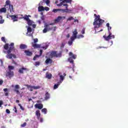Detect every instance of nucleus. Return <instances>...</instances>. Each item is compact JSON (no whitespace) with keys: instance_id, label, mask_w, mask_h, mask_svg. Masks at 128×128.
I'll return each instance as SVG.
<instances>
[{"instance_id":"nucleus-1","label":"nucleus","mask_w":128,"mask_h":128,"mask_svg":"<svg viewBox=\"0 0 128 128\" xmlns=\"http://www.w3.org/2000/svg\"><path fill=\"white\" fill-rule=\"evenodd\" d=\"M94 16H95V18L94 20V22L93 23L94 27L95 28H98L102 24V22H104V20L100 19V15H96V14H94Z\"/></svg>"},{"instance_id":"nucleus-2","label":"nucleus","mask_w":128,"mask_h":128,"mask_svg":"<svg viewBox=\"0 0 128 128\" xmlns=\"http://www.w3.org/2000/svg\"><path fill=\"white\" fill-rule=\"evenodd\" d=\"M9 48L7 50L8 54L6 56V58H9L10 60L12 58V54H10L12 52V50H13L14 48V43L12 42L9 45Z\"/></svg>"},{"instance_id":"nucleus-3","label":"nucleus","mask_w":128,"mask_h":128,"mask_svg":"<svg viewBox=\"0 0 128 128\" xmlns=\"http://www.w3.org/2000/svg\"><path fill=\"white\" fill-rule=\"evenodd\" d=\"M54 23H50L49 24H45L44 25V29L43 30V34H46L48 32H50V30H52V28H54L52 27L50 28V26H54Z\"/></svg>"},{"instance_id":"nucleus-4","label":"nucleus","mask_w":128,"mask_h":128,"mask_svg":"<svg viewBox=\"0 0 128 128\" xmlns=\"http://www.w3.org/2000/svg\"><path fill=\"white\" fill-rule=\"evenodd\" d=\"M64 6H66V9H54L52 10V12H60L61 10V12H70V10H68V4H64Z\"/></svg>"},{"instance_id":"nucleus-5","label":"nucleus","mask_w":128,"mask_h":128,"mask_svg":"<svg viewBox=\"0 0 128 128\" xmlns=\"http://www.w3.org/2000/svg\"><path fill=\"white\" fill-rule=\"evenodd\" d=\"M8 6L9 7L8 10H10V12L12 14H14V6L10 4V1L8 0L6 2L5 8H8Z\"/></svg>"},{"instance_id":"nucleus-6","label":"nucleus","mask_w":128,"mask_h":128,"mask_svg":"<svg viewBox=\"0 0 128 128\" xmlns=\"http://www.w3.org/2000/svg\"><path fill=\"white\" fill-rule=\"evenodd\" d=\"M50 56L52 58H61L62 54V52L58 54V52L56 51H52Z\"/></svg>"},{"instance_id":"nucleus-7","label":"nucleus","mask_w":128,"mask_h":128,"mask_svg":"<svg viewBox=\"0 0 128 128\" xmlns=\"http://www.w3.org/2000/svg\"><path fill=\"white\" fill-rule=\"evenodd\" d=\"M109 34L108 36H104L103 38H104L105 40L108 41L110 40H112V38H114V35H112L110 31H109Z\"/></svg>"},{"instance_id":"nucleus-8","label":"nucleus","mask_w":128,"mask_h":128,"mask_svg":"<svg viewBox=\"0 0 128 128\" xmlns=\"http://www.w3.org/2000/svg\"><path fill=\"white\" fill-rule=\"evenodd\" d=\"M25 86H26L30 92H32L34 90H38V88H40V86H32L28 84H26Z\"/></svg>"},{"instance_id":"nucleus-9","label":"nucleus","mask_w":128,"mask_h":128,"mask_svg":"<svg viewBox=\"0 0 128 128\" xmlns=\"http://www.w3.org/2000/svg\"><path fill=\"white\" fill-rule=\"evenodd\" d=\"M66 20V16H58V18L54 20V24H58L60 22V20Z\"/></svg>"},{"instance_id":"nucleus-10","label":"nucleus","mask_w":128,"mask_h":128,"mask_svg":"<svg viewBox=\"0 0 128 128\" xmlns=\"http://www.w3.org/2000/svg\"><path fill=\"white\" fill-rule=\"evenodd\" d=\"M10 18H11V20H13V22H18V15H9Z\"/></svg>"},{"instance_id":"nucleus-11","label":"nucleus","mask_w":128,"mask_h":128,"mask_svg":"<svg viewBox=\"0 0 128 128\" xmlns=\"http://www.w3.org/2000/svg\"><path fill=\"white\" fill-rule=\"evenodd\" d=\"M6 76L7 78L8 77L10 78H12V76H14V71H10V70H8V72L6 73Z\"/></svg>"},{"instance_id":"nucleus-12","label":"nucleus","mask_w":128,"mask_h":128,"mask_svg":"<svg viewBox=\"0 0 128 128\" xmlns=\"http://www.w3.org/2000/svg\"><path fill=\"white\" fill-rule=\"evenodd\" d=\"M72 0H64L60 4H57V6H62L64 5V2H66V4H72Z\"/></svg>"},{"instance_id":"nucleus-13","label":"nucleus","mask_w":128,"mask_h":128,"mask_svg":"<svg viewBox=\"0 0 128 128\" xmlns=\"http://www.w3.org/2000/svg\"><path fill=\"white\" fill-rule=\"evenodd\" d=\"M72 34V36L71 38H73L74 40H76L78 36V30L76 29H74Z\"/></svg>"},{"instance_id":"nucleus-14","label":"nucleus","mask_w":128,"mask_h":128,"mask_svg":"<svg viewBox=\"0 0 128 128\" xmlns=\"http://www.w3.org/2000/svg\"><path fill=\"white\" fill-rule=\"evenodd\" d=\"M14 88L15 89L14 90V92H16V94H20V90H20V85L18 84L15 85Z\"/></svg>"},{"instance_id":"nucleus-15","label":"nucleus","mask_w":128,"mask_h":128,"mask_svg":"<svg viewBox=\"0 0 128 128\" xmlns=\"http://www.w3.org/2000/svg\"><path fill=\"white\" fill-rule=\"evenodd\" d=\"M35 108H38V110H42V108H44V105L42 104H35Z\"/></svg>"},{"instance_id":"nucleus-16","label":"nucleus","mask_w":128,"mask_h":128,"mask_svg":"<svg viewBox=\"0 0 128 128\" xmlns=\"http://www.w3.org/2000/svg\"><path fill=\"white\" fill-rule=\"evenodd\" d=\"M52 78V75L50 74V73L46 72V78L48 80H51Z\"/></svg>"},{"instance_id":"nucleus-17","label":"nucleus","mask_w":128,"mask_h":128,"mask_svg":"<svg viewBox=\"0 0 128 128\" xmlns=\"http://www.w3.org/2000/svg\"><path fill=\"white\" fill-rule=\"evenodd\" d=\"M24 70H28L26 68L22 67L19 69L18 72H20V74H24Z\"/></svg>"},{"instance_id":"nucleus-18","label":"nucleus","mask_w":128,"mask_h":128,"mask_svg":"<svg viewBox=\"0 0 128 128\" xmlns=\"http://www.w3.org/2000/svg\"><path fill=\"white\" fill-rule=\"evenodd\" d=\"M69 56L71 58H73L74 60H76V55L74 54L72 52H70Z\"/></svg>"},{"instance_id":"nucleus-19","label":"nucleus","mask_w":128,"mask_h":128,"mask_svg":"<svg viewBox=\"0 0 128 128\" xmlns=\"http://www.w3.org/2000/svg\"><path fill=\"white\" fill-rule=\"evenodd\" d=\"M24 52L26 54V56H32V52L28 50H25Z\"/></svg>"},{"instance_id":"nucleus-20","label":"nucleus","mask_w":128,"mask_h":128,"mask_svg":"<svg viewBox=\"0 0 128 128\" xmlns=\"http://www.w3.org/2000/svg\"><path fill=\"white\" fill-rule=\"evenodd\" d=\"M20 50H26V48H28V46L24 44H21L20 46Z\"/></svg>"},{"instance_id":"nucleus-21","label":"nucleus","mask_w":128,"mask_h":128,"mask_svg":"<svg viewBox=\"0 0 128 128\" xmlns=\"http://www.w3.org/2000/svg\"><path fill=\"white\" fill-rule=\"evenodd\" d=\"M32 46L34 48H40V46L38 44L32 43Z\"/></svg>"},{"instance_id":"nucleus-22","label":"nucleus","mask_w":128,"mask_h":128,"mask_svg":"<svg viewBox=\"0 0 128 128\" xmlns=\"http://www.w3.org/2000/svg\"><path fill=\"white\" fill-rule=\"evenodd\" d=\"M45 62L46 64H52V60L50 58H48L46 60Z\"/></svg>"},{"instance_id":"nucleus-23","label":"nucleus","mask_w":128,"mask_h":128,"mask_svg":"<svg viewBox=\"0 0 128 128\" xmlns=\"http://www.w3.org/2000/svg\"><path fill=\"white\" fill-rule=\"evenodd\" d=\"M70 40H69L68 42V44L69 46H72V42H74V40L75 39H74V38L70 37Z\"/></svg>"},{"instance_id":"nucleus-24","label":"nucleus","mask_w":128,"mask_h":128,"mask_svg":"<svg viewBox=\"0 0 128 128\" xmlns=\"http://www.w3.org/2000/svg\"><path fill=\"white\" fill-rule=\"evenodd\" d=\"M36 114L38 118H40V110H37L36 112Z\"/></svg>"},{"instance_id":"nucleus-25","label":"nucleus","mask_w":128,"mask_h":128,"mask_svg":"<svg viewBox=\"0 0 128 128\" xmlns=\"http://www.w3.org/2000/svg\"><path fill=\"white\" fill-rule=\"evenodd\" d=\"M38 12H42L44 10V8L43 6H40L38 8Z\"/></svg>"},{"instance_id":"nucleus-26","label":"nucleus","mask_w":128,"mask_h":128,"mask_svg":"<svg viewBox=\"0 0 128 128\" xmlns=\"http://www.w3.org/2000/svg\"><path fill=\"white\" fill-rule=\"evenodd\" d=\"M0 12H6V8H2L0 9Z\"/></svg>"},{"instance_id":"nucleus-27","label":"nucleus","mask_w":128,"mask_h":128,"mask_svg":"<svg viewBox=\"0 0 128 128\" xmlns=\"http://www.w3.org/2000/svg\"><path fill=\"white\" fill-rule=\"evenodd\" d=\"M50 98V94L47 92L45 94V100H48Z\"/></svg>"},{"instance_id":"nucleus-28","label":"nucleus","mask_w":128,"mask_h":128,"mask_svg":"<svg viewBox=\"0 0 128 128\" xmlns=\"http://www.w3.org/2000/svg\"><path fill=\"white\" fill-rule=\"evenodd\" d=\"M4 92L6 96H8V88H6L4 89Z\"/></svg>"},{"instance_id":"nucleus-29","label":"nucleus","mask_w":128,"mask_h":128,"mask_svg":"<svg viewBox=\"0 0 128 128\" xmlns=\"http://www.w3.org/2000/svg\"><path fill=\"white\" fill-rule=\"evenodd\" d=\"M8 69L9 71H12V70H14V66H8Z\"/></svg>"},{"instance_id":"nucleus-30","label":"nucleus","mask_w":128,"mask_h":128,"mask_svg":"<svg viewBox=\"0 0 128 128\" xmlns=\"http://www.w3.org/2000/svg\"><path fill=\"white\" fill-rule=\"evenodd\" d=\"M4 22V20L2 19V16H0V24H2Z\"/></svg>"},{"instance_id":"nucleus-31","label":"nucleus","mask_w":128,"mask_h":128,"mask_svg":"<svg viewBox=\"0 0 128 128\" xmlns=\"http://www.w3.org/2000/svg\"><path fill=\"white\" fill-rule=\"evenodd\" d=\"M42 112H44V114H46L47 112H48V110H46V108H44L42 110Z\"/></svg>"},{"instance_id":"nucleus-32","label":"nucleus","mask_w":128,"mask_h":128,"mask_svg":"<svg viewBox=\"0 0 128 128\" xmlns=\"http://www.w3.org/2000/svg\"><path fill=\"white\" fill-rule=\"evenodd\" d=\"M23 18L24 20H26V22H28V20H29L30 18H28V15H25L24 17H22Z\"/></svg>"},{"instance_id":"nucleus-33","label":"nucleus","mask_w":128,"mask_h":128,"mask_svg":"<svg viewBox=\"0 0 128 128\" xmlns=\"http://www.w3.org/2000/svg\"><path fill=\"white\" fill-rule=\"evenodd\" d=\"M27 24L28 26H32V21L30 19L27 21Z\"/></svg>"},{"instance_id":"nucleus-34","label":"nucleus","mask_w":128,"mask_h":128,"mask_svg":"<svg viewBox=\"0 0 128 128\" xmlns=\"http://www.w3.org/2000/svg\"><path fill=\"white\" fill-rule=\"evenodd\" d=\"M8 44H6L4 46V48L6 50H8Z\"/></svg>"},{"instance_id":"nucleus-35","label":"nucleus","mask_w":128,"mask_h":128,"mask_svg":"<svg viewBox=\"0 0 128 128\" xmlns=\"http://www.w3.org/2000/svg\"><path fill=\"white\" fill-rule=\"evenodd\" d=\"M68 62H70V64H74V60H72V58L70 57L68 58Z\"/></svg>"},{"instance_id":"nucleus-36","label":"nucleus","mask_w":128,"mask_h":128,"mask_svg":"<svg viewBox=\"0 0 128 128\" xmlns=\"http://www.w3.org/2000/svg\"><path fill=\"white\" fill-rule=\"evenodd\" d=\"M58 86H60V82H58V84L54 85V89L56 90V88H58Z\"/></svg>"},{"instance_id":"nucleus-37","label":"nucleus","mask_w":128,"mask_h":128,"mask_svg":"<svg viewBox=\"0 0 128 128\" xmlns=\"http://www.w3.org/2000/svg\"><path fill=\"white\" fill-rule=\"evenodd\" d=\"M74 20V17L71 16L67 19V21L70 22V20Z\"/></svg>"},{"instance_id":"nucleus-38","label":"nucleus","mask_w":128,"mask_h":128,"mask_svg":"<svg viewBox=\"0 0 128 128\" xmlns=\"http://www.w3.org/2000/svg\"><path fill=\"white\" fill-rule=\"evenodd\" d=\"M48 44H44V46H42V48H44V50H46L48 48Z\"/></svg>"},{"instance_id":"nucleus-39","label":"nucleus","mask_w":128,"mask_h":128,"mask_svg":"<svg viewBox=\"0 0 128 128\" xmlns=\"http://www.w3.org/2000/svg\"><path fill=\"white\" fill-rule=\"evenodd\" d=\"M1 40L3 42H4V44H6V38L4 37H2Z\"/></svg>"},{"instance_id":"nucleus-40","label":"nucleus","mask_w":128,"mask_h":128,"mask_svg":"<svg viewBox=\"0 0 128 128\" xmlns=\"http://www.w3.org/2000/svg\"><path fill=\"white\" fill-rule=\"evenodd\" d=\"M40 55H37V54L35 55V56L33 58L34 60H36V58H40Z\"/></svg>"},{"instance_id":"nucleus-41","label":"nucleus","mask_w":128,"mask_h":128,"mask_svg":"<svg viewBox=\"0 0 128 128\" xmlns=\"http://www.w3.org/2000/svg\"><path fill=\"white\" fill-rule=\"evenodd\" d=\"M28 30V32H32V28L28 27L27 29Z\"/></svg>"},{"instance_id":"nucleus-42","label":"nucleus","mask_w":128,"mask_h":128,"mask_svg":"<svg viewBox=\"0 0 128 128\" xmlns=\"http://www.w3.org/2000/svg\"><path fill=\"white\" fill-rule=\"evenodd\" d=\"M64 46H66V43L64 42H62V44L60 46V48H64Z\"/></svg>"},{"instance_id":"nucleus-43","label":"nucleus","mask_w":128,"mask_h":128,"mask_svg":"<svg viewBox=\"0 0 128 128\" xmlns=\"http://www.w3.org/2000/svg\"><path fill=\"white\" fill-rule=\"evenodd\" d=\"M18 106L20 107V110H24V108L22 106V104H18Z\"/></svg>"},{"instance_id":"nucleus-44","label":"nucleus","mask_w":128,"mask_h":128,"mask_svg":"<svg viewBox=\"0 0 128 128\" xmlns=\"http://www.w3.org/2000/svg\"><path fill=\"white\" fill-rule=\"evenodd\" d=\"M82 34H84L85 32H86V28H83L82 32Z\"/></svg>"},{"instance_id":"nucleus-45","label":"nucleus","mask_w":128,"mask_h":128,"mask_svg":"<svg viewBox=\"0 0 128 128\" xmlns=\"http://www.w3.org/2000/svg\"><path fill=\"white\" fill-rule=\"evenodd\" d=\"M84 38V36L80 34V35H78V36H77L76 38Z\"/></svg>"},{"instance_id":"nucleus-46","label":"nucleus","mask_w":128,"mask_h":128,"mask_svg":"<svg viewBox=\"0 0 128 128\" xmlns=\"http://www.w3.org/2000/svg\"><path fill=\"white\" fill-rule=\"evenodd\" d=\"M40 62H35V66H40Z\"/></svg>"},{"instance_id":"nucleus-47","label":"nucleus","mask_w":128,"mask_h":128,"mask_svg":"<svg viewBox=\"0 0 128 128\" xmlns=\"http://www.w3.org/2000/svg\"><path fill=\"white\" fill-rule=\"evenodd\" d=\"M44 10H46V12H48V10H50V8L48 7H44Z\"/></svg>"},{"instance_id":"nucleus-48","label":"nucleus","mask_w":128,"mask_h":128,"mask_svg":"<svg viewBox=\"0 0 128 128\" xmlns=\"http://www.w3.org/2000/svg\"><path fill=\"white\" fill-rule=\"evenodd\" d=\"M64 78V77L62 75L60 76V80L62 82Z\"/></svg>"},{"instance_id":"nucleus-49","label":"nucleus","mask_w":128,"mask_h":128,"mask_svg":"<svg viewBox=\"0 0 128 128\" xmlns=\"http://www.w3.org/2000/svg\"><path fill=\"white\" fill-rule=\"evenodd\" d=\"M26 126V122H24L23 124H21V127L22 128H24Z\"/></svg>"},{"instance_id":"nucleus-50","label":"nucleus","mask_w":128,"mask_h":128,"mask_svg":"<svg viewBox=\"0 0 128 128\" xmlns=\"http://www.w3.org/2000/svg\"><path fill=\"white\" fill-rule=\"evenodd\" d=\"M34 44H36V42H38V40L36 38L34 39Z\"/></svg>"},{"instance_id":"nucleus-51","label":"nucleus","mask_w":128,"mask_h":128,"mask_svg":"<svg viewBox=\"0 0 128 128\" xmlns=\"http://www.w3.org/2000/svg\"><path fill=\"white\" fill-rule=\"evenodd\" d=\"M4 104V102L2 100H0V108H2V106Z\"/></svg>"},{"instance_id":"nucleus-52","label":"nucleus","mask_w":128,"mask_h":128,"mask_svg":"<svg viewBox=\"0 0 128 128\" xmlns=\"http://www.w3.org/2000/svg\"><path fill=\"white\" fill-rule=\"evenodd\" d=\"M50 0H46V4H47V6H48V4H50Z\"/></svg>"},{"instance_id":"nucleus-53","label":"nucleus","mask_w":128,"mask_h":128,"mask_svg":"<svg viewBox=\"0 0 128 128\" xmlns=\"http://www.w3.org/2000/svg\"><path fill=\"white\" fill-rule=\"evenodd\" d=\"M14 110L15 112H18V110L16 109V106H14Z\"/></svg>"},{"instance_id":"nucleus-54","label":"nucleus","mask_w":128,"mask_h":128,"mask_svg":"<svg viewBox=\"0 0 128 128\" xmlns=\"http://www.w3.org/2000/svg\"><path fill=\"white\" fill-rule=\"evenodd\" d=\"M40 56H41L42 54V50H40Z\"/></svg>"},{"instance_id":"nucleus-55","label":"nucleus","mask_w":128,"mask_h":128,"mask_svg":"<svg viewBox=\"0 0 128 128\" xmlns=\"http://www.w3.org/2000/svg\"><path fill=\"white\" fill-rule=\"evenodd\" d=\"M6 114H10V110L6 109Z\"/></svg>"},{"instance_id":"nucleus-56","label":"nucleus","mask_w":128,"mask_h":128,"mask_svg":"<svg viewBox=\"0 0 128 128\" xmlns=\"http://www.w3.org/2000/svg\"><path fill=\"white\" fill-rule=\"evenodd\" d=\"M53 28V32H56V26H54V27H52Z\"/></svg>"},{"instance_id":"nucleus-57","label":"nucleus","mask_w":128,"mask_h":128,"mask_svg":"<svg viewBox=\"0 0 128 128\" xmlns=\"http://www.w3.org/2000/svg\"><path fill=\"white\" fill-rule=\"evenodd\" d=\"M12 57H13L14 58H16V56L14 54H12Z\"/></svg>"},{"instance_id":"nucleus-58","label":"nucleus","mask_w":128,"mask_h":128,"mask_svg":"<svg viewBox=\"0 0 128 128\" xmlns=\"http://www.w3.org/2000/svg\"><path fill=\"white\" fill-rule=\"evenodd\" d=\"M4 84V80H0V86H2Z\"/></svg>"},{"instance_id":"nucleus-59","label":"nucleus","mask_w":128,"mask_h":128,"mask_svg":"<svg viewBox=\"0 0 128 128\" xmlns=\"http://www.w3.org/2000/svg\"><path fill=\"white\" fill-rule=\"evenodd\" d=\"M108 32H110V30H112V27L109 26V28H108Z\"/></svg>"},{"instance_id":"nucleus-60","label":"nucleus","mask_w":128,"mask_h":128,"mask_svg":"<svg viewBox=\"0 0 128 128\" xmlns=\"http://www.w3.org/2000/svg\"><path fill=\"white\" fill-rule=\"evenodd\" d=\"M70 36V34H67V36H66V38H69Z\"/></svg>"},{"instance_id":"nucleus-61","label":"nucleus","mask_w":128,"mask_h":128,"mask_svg":"<svg viewBox=\"0 0 128 128\" xmlns=\"http://www.w3.org/2000/svg\"><path fill=\"white\" fill-rule=\"evenodd\" d=\"M106 26H107L108 28H110V23H107V24H106Z\"/></svg>"},{"instance_id":"nucleus-62","label":"nucleus","mask_w":128,"mask_h":128,"mask_svg":"<svg viewBox=\"0 0 128 128\" xmlns=\"http://www.w3.org/2000/svg\"><path fill=\"white\" fill-rule=\"evenodd\" d=\"M58 1L57 0V1H56L55 4L58 5Z\"/></svg>"},{"instance_id":"nucleus-63","label":"nucleus","mask_w":128,"mask_h":128,"mask_svg":"<svg viewBox=\"0 0 128 128\" xmlns=\"http://www.w3.org/2000/svg\"><path fill=\"white\" fill-rule=\"evenodd\" d=\"M78 22V20L77 19L74 20V22Z\"/></svg>"},{"instance_id":"nucleus-64","label":"nucleus","mask_w":128,"mask_h":128,"mask_svg":"<svg viewBox=\"0 0 128 128\" xmlns=\"http://www.w3.org/2000/svg\"><path fill=\"white\" fill-rule=\"evenodd\" d=\"M40 122H43V120H42V118H40Z\"/></svg>"}]
</instances>
